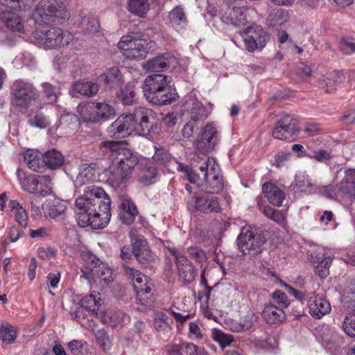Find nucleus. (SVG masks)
<instances>
[{
	"label": "nucleus",
	"instance_id": "obj_56",
	"mask_svg": "<svg viewBox=\"0 0 355 355\" xmlns=\"http://www.w3.org/2000/svg\"><path fill=\"white\" fill-rule=\"evenodd\" d=\"M98 344L106 352L111 349V341L107 333L104 329H100L96 332Z\"/></svg>",
	"mask_w": 355,
	"mask_h": 355
},
{
	"label": "nucleus",
	"instance_id": "obj_23",
	"mask_svg": "<svg viewBox=\"0 0 355 355\" xmlns=\"http://www.w3.org/2000/svg\"><path fill=\"white\" fill-rule=\"evenodd\" d=\"M247 8L244 6L228 7L221 16L223 22L236 27L244 26L247 23Z\"/></svg>",
	"mask_w": 355,
	"mask_h": 355
},
{
	"label": "nucleus",
	"instance_id": "obj_9",
	"mask_svg": "<svg viewBox=\"0 0 355 355\" xmlns=\"http://www.w3.org/2000/svg\"><path fill=\"white\" fill-rule=\"evenodd\" d=\"M16 175L23 190L31 193L46 196L51 191V179L49 175H28L18 168Z\"/></svg>",
	"mask_w": 355,
	"mask_h": 355
},
{
	"label": "nucleus",
	"instance_id": "obj_57",
	"mask_svg": "<svg viewBox=\"0 0 355 355\" xmlns=\"http://www.w3.org/2000/svg\"><path fill=\"white\" fill-rule=\"evenodd\" d=\"M340 50L345 54L349 55L355 52V39L343 38L339 44Z\"/></svg>",
	"mask_w": 355,
	"mask_h": 355
},
{
	"label": "nucleus",
	"instance_id": "obj_16",
	"mask_svg": "<svg viewBox=\"0 0 355 355\" xmlns=\"http://www.w3.org/2000/svg\"><path fill=\"white\" fill-rule=\"evenodd\" d=\"M210 194L206 193L191 196L188 200V207L203 213L220 212L221 208L218 197Z\"/></svg>",
	"mask_w": 355,
	"mask_h": 355
},
{
	"label": "nucleus",
	"instance_id": "obj_47",
	"mask_svg": "<svg viewBox=\"0 0 355 355\" xmlns=\"http://www.w3.org/2000/svg\"><path fill=\"white\" fill-rule=\"evenodd\" d=\"M260 210L269 219L281 225L285 221V216L282 211L276 210L269 206L260 207Z\"/></svg>",
	"mask_w": 355,
	"mask_h": 355
},
{
	"label": "nucleus",
	"instance_id": "obj_36",
	"mask_svg": "<svg viewBox=\"0 0 355 355\" xmlns=\"http://www.w3.org/2000/svg\"><path fill=\"white\" fill-rule=\"evenodd\" d=\"M168 18L171 26L177 31L184 29L187 25V19L183 9L177 6L168 13Z\"/></svg>",
	"mask_w": 355,
	"mask_h": 355
},
{
	"label": "nucleus",
	"instance_id": "obj_64",
	"mask_svg": "<svg viewBox=\"0 0 355 355\" xmlns=\"http://www.w3.org/2000/svg\"><path fill=\"white\" fill-rule=\"evenodd\" d=\"M187 355H208L203 348L199 347L193 343L185 345Z\"/></svg>",
	"mask_w": 355,
	"mask_h": 355
},
{
	"label": "nucleus",
	"instance_id": "obj_2",
	"mask_svg": "<svg viewBox=\"0 0 355 355\" xmlns=\"http://www.w3.org/2000/svg\"><path fill=\"white\" fill-rule=\"evenodd\" d=\"M171 77L155 73L145 79L142 89L144 96L155 105H166L175 100V94L172 93L171 86Z\"/></svg>",
	"mask_w": 355,
	"mask_h": 355
},
{
	"label": "nucleus",
	"instance_id": "obj_40",
	"mask_svg": "<svg viewBox=\"0 0 355 355\" xmlns=\"http://www.w3.org/2000/svg\"><path fill=\"white\" fill-rule=\"evenodd\" d=\"M9 207L15 215V220L23 227L28 225V214L17 200H11Z\"/></svg>",
	"mask_w": 355,
	"mask_h": 355
},
{
	"label": "nucleus",
	"instance_id": "obj_33",
	"mask_svg": "<svg viewBox=\"0 0 355 355\" xmlns=\"http://www.w3.org/2000/svg\"><path fill=\"white\" fill-rule=\"evenodd\" d=\"M262 191L268 202L275 206L280 207L285 198L284 192L276 185L266 182L262 186Z\"/></svg>",
	"mask_w": 355,
	"mask_h": 355
},
{
	"label": "nucleus",
	"instance_id": "obj_10",
	"mask_svg": "<svg viewBox=\"0 0 355 355\" xmlns=\"http://www.w3.org/2000/svg\"><path fill=\"white\" fill-rule=\"evenodd\" d=\"M125 275L131 279L137 299L140 304L147 306L152 302V284L150 279L140 271L128 266H123Z\"/></svg>",
	"mask_w": 355,
	"mask_h": 355
},
{
	"label": "nucleus",
	"instance_id": "obj_21",
	"mask_svg": "<svg viewBox=\"0 0 355 355\" xmlns=\"http://www.w3.org/2000/svg\"><path fill=\"white\" fill-rule=\"evenodd\" d=\"M170 252L176 259V266L179 277L186 284L192 282L196 276L194 266L186 256L178 252L176 250H170Z\"/></svg>",
	"mask_w": 355,
	"mask_h": 355
},
{
	"label": "nucleus",
	"instance_id": "obj_63",
	"mask_svg": "<svg viewBox=\"0 0 355 355\" xmlns=\"http://www.w3.org/2000/svg\"><path fill=\"white\" fill-rule=\"evenodd\" d=\"M257 321V316L252 311H250L243 316L241 322L243 330L247 331L250 329Z\"/></svg>",
	"mask_w": 355,
	"mask_h": 355
},
{
	"label": "nucleus",
	"instance_id": "obj_4",
	"mask_svg": "<svg viewBox=\"0 0 355 355\" xmlns=\"http://www.w3.org/2000/svg\"><path fill=\"white\" fill-rule=\"evenodd\" d=\"M138 164L137 157L128 148H119L117 142L112 141V166H114V181L119 183L127 181L134 168Z\"/></svg>",
	"mask_w": 355,
	"mask_h": 355
},
{
	"label": "nucleus",
	"instance_id": "obj_27",
	"mask_svg": "<svg viewBox=\"0 0 355 355\" xmlns=\"http://www.w3.org/2000/svg\"><path fill=\"white\" fill-rule=\"evenodd\" d=\"M173 58L169 53L158 55L144 62L143 68L150 72L163 71L168 68Z\"/></svg>",
	"mask_w": 355,
	"mask_h": 355
},
{
	"label": "nucleus",
	"instance_id": "obj_41",
	"mask_svg": "<svg viewBox=\"0 0 355 355\" xmlns=\"http://www.w3.org/2000/svg\"><path fill=\"white\" fill-rule=\"evenodd\" d=\"M343 77L338 71H331L327 73L324 79L322 88L327 93L332 92L343 82Z\"/></svg>",
	"mask_w": 355,
	"mask_h": 355
},
{
	"label": "nucleus",
	"instance_id": "obj_25",
	"mask_svg": "<svg viewBox=\"0 0 355 355\" xmlns=\"http://www.w3.org/2000/svg\"><path fill=\"white\" fill-rule=\"evenodd\" d=\"M120 200L119 218L123 224L130 225L139 214L138 209L130 198L122 196Z\"/></svg>",
	"mask_w": 355,
	"mask_h": 355
},
{
	"label": "nucleus",
	"instance_id": "obj_48",
	"mask_svg": "<svg viewBox=\"0 0 355 355\" xmlns=\"http://www.w3.org/2000/svg\"><path fill=\"white\" fill-rule=\"evenodd\" d=\"M316 191H318L319 193H322L323 196L329 198H336L338 197L343 198L345 196V195H343L340 193V184L336 186L327 185L316 187L315 192Z\"/></svg>",
	"mask_w": 355,
	"mask_h": 355
},
{
	"label": "nucleus",
	"instance_id": "obj_15",
	"mask_svg": "<svg viewBox=\"0 0 355 355\" xmlns=\"http://www.w3.org/2000/svg\"><path fill=\"white\" fill-rule=\"evenodd\" d=\"M110 111V105L105 103L87 102L77 107L81 120L86 123L98 121L107 116Z\"/></svg>",
	"mask_w": 355,
	"mask_h": 355
},
{
	"label": "nucleus",
	"instance_id": "obj_28",
	"mask_svg": "<svg viewBox=\"0 0 355 355\" xmlns=\"http://www.w3.org/2000/svg\"><path fill=\"white\" fill-rule=\"evenodd\" d=\"M340 193L355 200V169L348 168L344 172V177L340 182Z\"/></svg>",
	"mask_w": 355,
	"mask_h": 355
},
{
	"label": "nucleus",
	"instance_id": "obj_49",
	"mask_svg": "<svg viewBox=\"0 0 355 355\" xmlns=\"http://www.w3.org/2000/svg\"><path fill=\"white\" fill-rule=\"evenodd\" d=\"M116 97L126 105H132L135 98V92L130 86H126L116 93Z\"/></svg>",
	"mask_w": 355,
	"mask_h": 355
},
{
	"label": "nucleus",
	"instance_id": "obj_42",
	"mask_svg": "<svg viewBox=\"0 0 355 355\" xmlns=\"http://www.w3.org/2000/svg\"><path fill=\"white\" fill-rule=\"evenodd\" d=\"M80 26L83 30L88 33L98 32L100 24L95 16L88 14L82 15Z\"/></svg>",
	"mask_w": 355,
	"mask_h": 355
},
{
	"label": "nucleus",
	"instance_id": "obj_3",
	"mask_svg": "<svg viewBox=\"0 0 355 355\" xmlns=\"http://www.w3.org/2000/svg\"><path fill=\"white\" fill-rule=\"evenodd\" d=\"M35 23L42 24H62L70 18V12L60 0H41L32 13Z\"/></svg>",
	"mask_w": 355,
	"mask_h": 355
},
{
	"label": "nucleus",
	"instance_id": "obj_50",
	"mask_svg": "<svg viewBox=\"0 0 355 355\" xmlns=\"http://www.w3.org/2000/svg\"><path fill=\"white\" fill-rule=\"evenodd\" d=\"M28 124L33 127L45 128L49 125L47 118L41 112H35L28 116Z\"/></svg>",
	"mask_w": 355,
	"mask_h": 355
},
{
	"label": "nucleus",
	"instance_id": "obj_60",
	"mask_svg": "<svg viewBox=\"0 0 355 355\" xmlns=\"http://www.w3.org/2000/svg\"><path fill=\"white\" fill-rule=\"evenodd\" d=\"M187 252L191 259L198 263H202L207 261L205 252L198 247H190L187 249Z\"/></svg>",
	"mask_w": 355,
	"mask_h": 355
},
{
	"label": "nucleus",
	"instance_id": "obj_61",
	"mask_svg": "<svg viewBox=\"0 0 355 355\" xmlns=\"http://www.w3.org/2000/svg\"><path fill=\"white\" fill-rule=\"evenodd\" d=\"M274 301L278 304L279 308L284 309L287 308L289 304V300L286 294L281 291H276L272 295Z\"/></svg>",
	"mask_w": 355,
	"mask_h": 355
},
{
	"label": "nucleus",
	"instance_id": "obj_62",
	"mask_svg": "<svg viewBox=\"0 0 355 355\" xmlns=\"http://www.w3.org/2000/svg\"><path fill=\"white\" fill-rule=\"evenodd\" d=\"M153 158L155 162L164 166L167 165L171 159L169 153L163 149H157Z\"/></svg>",
	"mask_w": 355,
	"mask_h": 355
},
{
	"label": "nucleus",
	"instance_id": "obj_6",
	"mask_svg": "<svg viewBox=\"0 0 355 355\" xmlns=\"http://www.w3.org/2000/svg\"><path fill=\"white\" fill-rule=\"evenodd\" d=\"M266 241L261 231L251 226L243 227L236 239L239 250L243 254L251 256L262 252Z\"/></svg>",
	"mask_w": 355,
	"mask_h": 355
},
{
	"label": "nucleus",
	"instance_id": "obj_46",
	"mask_svg": "<svg viewBox=\"0 0 355 355\" xmlns=\"http://www.w3.org/2000/svg\"><path fill=\"white\" fill-rule=\"evenodd\" d=\"M211 338L218 343L222 349L230 345L234 340V337L231 334H225L223 331L217 329L211 330Z\"/></svg>",
	"mask_w": 355,
	"mask_h": 355
},
{
	"label": "nucleus",
	"instance_id": "obj_26",
	"mask_svg": "<svg viewBox=\"0 0 355 355\" xmlns=\"http://www.w3.org/2000/svg\"><path fill=\"white\" fill-rule=\"evenodd\" d=\"M99 175V169L96 167V165L84 164L80 168V172L75 180V185L82 187L96 181Z\"/></svg>",
	"mask_w": 355,
	"mask_h": 355
},
{
	"label": "nucleus",
	"instance_id": "obj_31",
	"mask_svg": "<svg viewBox=\"0 0 355 355\" xmlns=\"http://www.w3.org/2000/svg\"><path fill=\"white\" fill-rule=\"evenodd\" d=\"M262 315L264 320L269 324L282 322L286 317L285 312L282 308H279L272 303L265 305L262 311Z\"/></svg>",
	"mask_w": 355,
	"mask_h": 355
},
{
	"label": "nucleus",
	"instance_id": "obj_45",
	"mask_svg": "<svg viewBox=\"0 0 355 355\" xmlns=\"http://www.w3.org/2000/svg\"><path fill=\"white\" fill-rule=\"evenodd\" d=\"M315 186L313 184L309 178L302 175L295 178L294 190L304 192L309 194L315 192Z\"/></svg>",
	"mask_w": 355,
	"mask_h": 355
},
{
	"label": "nucleus",
	"instance_id": "obj_34",
	"mask_svg": "<svg viewBox=\"0 0 355 355\" xmlns=\"http://www.w3.org/2000/svg\"><path fill=\"white\" fill-rule=\"evenodd\" d=\"M154 327L157 332H168L173 329V321L166 313L156 311L153 313Z\"/></svg>",
	"mask_w": 355,
	"mask_h": 355
},
{
	"label": "nucleus",
	"instance_id": "obj_44",
	"mask_svg": "<svg viewBox=\"0 0 355 355\" xmlns=\"http://www.w3.org/2000/svg\"><path fill=\"white\" fill-rule=\"evenodd\" d=\"M128 9L132 14L145 17L149 10V3L148 0H130Z\"/></svg>",
	"mask_w": 355,
	"mask_h": 355
},
{
	"label": "nucleus",
	"instance_id": "obj_1",
	"mask_svg": "<svg viewBox=\"0 0 355 355\" xmlns=\"http://www.w3.org/2000/svg\"><path fill=\"white\" fill-rule=\"evenodd\" d=\"M96 200L99 202L98 209H107L111 205L110 196L105 190L95 185H89L85 188L84 193L75 200L74 209L78 225L85 227L89 221V216L95 211Z\"/></svg>",
	"mask_w": 355,
	"mask_h": 355
},
{
	"label": "nucleus",
	"instance_id": "obj_8",
	"mask_svg": "<svg viewBox=\"0 0 355 355\" xmlns=\"http://www.w3.org/2000/svg\"><path fill=\"white\" fill-rule=\"evenodd\" d=\"M118 47L129 59H142L155 47V42L144 39H133L130 35H124L118 42Z\"/></svg>",
	"mask_w": 355,
	"mask_h": 355
},
{
	"label": "nucleus",
	"instance_id": "obj_58",
	"mask_svg": "<svg viewBox=\"0 0 355 355\" xmlns=\"http://www.w3.org/2000/svg\"><path fill=\"white\" fill-rule=\"evenodd\" d=\"M178 170L185 172L186 179L191 183H198V182L202 179L201 172L196 173L191 171L188 166H184L180 163H178Z\"/></svg>",
	"mask_w": 355,
	"mask_h": 355
},
{
	"label": "nucleus",
	"instance_id": "obj_7",
	"mask_svg": "<svg viewBox=\"0 0 355 355\" xmlns=\"http://www.w3.org/2000/svg\"><path fill=\"white\" fill-rule=\"evenodd\" d=\"M199 171L201 172L204 184L202 187L206 193H219L224 187V182L220 166L216 159L212 157H208L199 166Z\"/></svg>",
	"mask_w": 355,
	"mask_h": 355
},
{
	"label": "nucleus",
	"instance_id": "obj_24",
	"mask_svg": "<svg viewBox=\"0 0 355 355\" xmlns=\"http://www.w3.org/2000/svg\"><path fill=\"white\" fill-rule=\"evenodd\" d=\"M112 127H114L116 132L114 135L118 137H124L130 135L132 132H136V121L135 112L129 114H122L112 123Z\"/></svg>",
	"mask_w": 355,
	"mask_h": 355
},
{
	"label": "nucleus",
	"instance_id": "obj_20",
	"mask_svg": "<svg viewBox=\"0 0 355 355\" xmlns=\"http://www.w3.org/2000/svg\"><path fill=\"white\" fill-rule=\"evenodd\" d=\"M309 314L315 319H320L328 314L331 306L329 301L322 294L312 293V295L307 298L306 303Z\"/></svg>",
	"mask_w": 355,
	"mask_h": 355
},
{
	"label": "nucleus",
	"instance_id": "obj_51",
	"mask_svg": "<svg viewBox=\"0 0 355 355\" xmlns=\"http://www.w3.org/2000/svg\"><path fill=\"white\" fill-rule=\"evenodd\" d=\"M16 336V332L11 325L6 324L0 327V339L3 343L10 344L14 342Z\"/></svg>",
	"mask_w": 355,
	"mask_h": 355
},
{
	"label": "nucleus",
	"instance_id": "obj_22",
	"mask_svg": "<svg viewBox=\"0 0 355 355\" xmlns=\"http://www.w3.org/2000/svg\"><path fill=\"white\" fill-rule=\"evenodd\" d=\"M132 254L137 261L145 267L152 266L156 259V254L152 252L147 241H138L134 243Z\"/></svg>",
	"mask_w": 355,
	"mask_h": 355
},
{
	"label": "nucleus",
	"instance_id": "obj_5",
	"mask_svg": "<svg viewBox=\"0 0 355 355\" xmlns=\"http://www.w3.org/2000/svg\"><path fill=\"white\" fill-rule=\"evenodd\" d=\"M32 36L37 44L44 49L62 47L68 45L73 39L70 32L58 27L38 28L32 33Z\"/></svg>",
	"mask_w": 355,
	"mask_h": 355
},
{
	"label": "nucleus",
	"instance_id": "obj_35",
	"mask_svg": "<svg viewBox=\"0 0 355 355\" xmlns=\"http://www.w3.org/2000/svg\"><path fill=\"white\" fill-rule=\"evenodd\" d=\"M98 85L89 80H80L75 83L72 86V92L87 97L96 94L98 92Z\"/></svg>",
	"mask_w": 355,
	"mask_h": 355
},
{
	"label": "nucleus",
	"instance_id": "obj_19",
	"mask_svg": "<svg viewBox=\"0 0 355 355\" xmlns=\"http://www.w3.org/2000/svg\"><path fill=\"white\" fill-rule=\"evenodd\" d=\"M323 248L318 247L315 250L307 252L308 259L315 265V272L320 278H325L329 274V266L332 261L331 257L325 256Z\"/></svg>",
	"mask_w": 355,
	"mask_h": 355
},
{
	"label": "nucleus",
	"instance_id": "obj_59",
	"mask_svg": "<svg viewBox=\"0 0 355 355\" xmlns=\"http://www.w3.org/2000/svg\"><path fill=\"white\" fill-rule=\"evenodd\" d=\"M342 327L346 334L350 337L355 338V315H347Z\"/></svg>",
	"mask_w": 355,
	"mask_h": 355
},
{
	"label": "nucleus",
	"instance_id": "obj_29",
	"mask_svg": "<svg viewBox=\"0 0 355 355\" xmlns=\"http://www.w3.org/2000/svg\"><path fill=\"white\" fill-rule=\"evenodd\" d=\"M67 207V202L59 198L48 199L42 205L44 214L51 218H56L64 214Z\"/></svg>",
	"mask_w": 355,
	"mask_h": 355
},
{
	"label": "nucleus",
	"instance_id": "obj_30",
	"mask_svg": "<svg viewBox=\"0 0 355 355\" xmlns=\"http://www.w3.org/2000/svg\"><path fill=\"white\" fill-rule=\"evenodd\" d=\"M24 159L27 166L35 172L42 173L46 168L44 155L33 149H28L24 153Z\"/></svg>",
	"mask_w": 355,
	"mask_h": 355
},
{
	"label": "nucleus",
	"instance_id": "obj_37",
	"mask_svg": "<svg viewBox=\"0 0 355 355\" xmlns=\"http://www.w3.org/2000/svg\"><path fill=\"white\" fill-rule=\"evenodd\" d=\"M2 19L8 29L19 33L24 32L23 20L17 13L5 12L3 13Z\"/></svg>",
	"mask_w": 355,
	"mask_h": 355
},
{
	"label": "nucleus",
	"instance_id": "obj_17",
	"mask_svg": "<svg viewBox=\"0 0 355 355\" xmlns=\"http://www.w3.org/2000/svg\"><path fill=\"white\" fill-rule=\"evenodd\" d=\"M243 37L246 49L254 52L261 50L266 46L269 35L260 26L252 25L248 27Z\"/></svg>",
	"mask_w": 355,
	"mask_h": 355
},
{
	"label": "nucleus",
	"instance_id": "obj_52",
	"mask_svg": "<svg viewBox=\"0 0 355 355\" xmlns=\"http://www.w3.org/2000/svg\"><path fill=\"white\" fill-rule=\"evenodd\" d=\"M69 348L73 355H88L87 344L81 340H73L68 344Z\"/></svg>",
	"mask_w": 355,
	"mask_h": 355
},
{
	"label": "nucleus",
	"instance_id": "obj_14",
	"mask_svg": "<svg viewBox=\"0 0 355 355\" xmlns=\"http://www.w3.org/2000/svg\"><path fill=\"white\" fill-rule=\"evenodd\" d=\"M81 272L85 279L89 281L100 279L109 284L111 270L105 263L101 261L94 255L89 256Z\"/></svg>",
	"mask_w": 355,
	"mask_h": 355
},
{
	"label": "nucleus",
	"instance_id": "obj_13",
	"mask_svg": "<svg viewBox=\"0 0 355 355\" xmlns=\"http://www.w3.org/2000/svg\"><path fill=\"white\" fill-rule=\"evenodd\" d=\"M135 117L137 134L153 137L157 132L156 114L153 110L138 107L135 110Z\"/></svg>",
	"mask_w": 355,
	"mask_h": 355
},
{
	"label": "nucleus",
	"instance_id": "obj_43",
	"mask_svg": "<svg viewBox=\"0 0 355 355\" xmlns=\"http://www.w3.org/2000/svg\"><path fill=\"white\" fill-rule=\"evenodd\" d=\"M78 119L75 114L66 112L61 115L58 127L66 130V133H69L67 130H76L78 127Z\"/></svg>",
	"mask_w": 355,
	"mask_h": 355
},
{
	"label": "nucleus",
	"instance_id": "obj_32",
	"mask_svg": "<svg viewBox=\"0 0 355 355\" xmlns=\"http://www.w3.org/2000/svg\"><path fill=\"white\" fill-rule=\"evenodd\" d=\"M110 207L107 209H102L99 208V211L94 213L93 215L89 216L88 222L85 227L91 226L92 228L95 230L103 229L105 227L111 218Z\"/></svg>",
	"mask_w": 355,
	"mask_h": 355
},
{
	"label": "nucleus",
	"instance_id": "obj_12",
	"mask_svg": "<svg viewBox=\"0 0 355 355\" xmlns=\"http://www.w3.org/2000/svg\"><path fill=\"white\" fill-rule=\"evenodd\" d=\"M299 132L298 121L293 116L286 114L277 120L272 135L276 139L293 141Z\"/></svg>",
	"mask_w": 355,
	"mask_h": 355
},
{
	"label": "nucleus",
	"instance_id": "obj_18",
	"mask_svg": "<svg viewBox=\"0 0 355 355\" xmlns=\"http://www.w3.org/2000/svg\"><path fill=\"white\" fill-rule=\"evenodd\" d=\"M220 140L218 126L214 122L208 123L203 128L202 136L197 142V148L202 153L212 150Z\"/></svg>",
	"mask_w": 355,
	"mask_h": 355
},
{
	"label": "nucleus",
	"instance_id": "obj_11",
	"mask_svg": "<svg viewBox=\"0 0 355 355\" xmlns=\"http://www.w3.org/2000/svg\"><path fill=\"white\" fill-rule=\"evenodd\" d=\"M33 85L21 80H15L10 89V104L19 109H27L35 100Z\"/></svg>",
	"mask_w": 355,
	"mask_h": 355
},
{
	"label": "nucleus",
	"instance_id": "obj_53",
	"mask_svg": "<svg viewBox=\"0 0 355 355\" xmlns=\"http://www.w3.org/2000/svg\"><path fill=\"white\" fill-rule=\"evenodd\" d=\"M142 171L144 175L140 178L141 181L146 184L151 183L152 179L155 178L157 175V168L153 164L142 165Z\"/></svg>",
	"mask_w": 355,
	"mask_h": 355
},
{
	"label": "nucleus",
	"instance_id": "obj_54",
	"mask_svg": "<svg viewBox=\"0 0 355 355\" xmlns=\"http://www.w3.org/2000/svg\"><path fill=\"white\" fill-rule=\"evenodd\" d=\"M81 307L85 308L89 313H94L97 305L96 295L91 293L80 300Z\"/></svg>",
	"mask_w": 355,
	"mask_h": 355
},
{
	"label": "nucleus",
	"instance_id": "obj_39",
	"mask_svg": "<svg viewBox=\"0 0 355 355\" xmlns=\"http://www.w3.org/2000/svg\"><path fill=\"white\" fill-rule=\"evenodd\" d=\"M289 19L288 12L287 10L279 8L272 10L267 19V23L269 26L276 27L279 26L286 23Z\"/></svg>",
	"mask_w": 355,
	"mask_h": 355
},
{
	"label": "nucleus",
	"instance_id": "obj_55",
	"mask_svg": "<svg viewBox=\"0 0 355 355\" xmlns=\"http://www.w3.org/2000/svg\"><path fill=\"white\" fill-rule=\"evenodd\" d=\"M208 116L207 110L202 105H197L192 109L191 121L197 123L205 120Z\"/></svg>",
	"mask_w": 355,
	"mask_h": 355
},
{
	"label": "nucleus",
	"instance_id": "obj_38",
	"mask_svg": "<svg viewBox=\"0 0 355 355\" xmlns=\"http://www.w3.org/2000/svg\"><path fill=\"white\" fill-rule=\"evenodd\" d=\"M43 155L45 167L48 166L52 170L60 168L64 163V157L55 149L47 151Z\"/></svg>",
	"mask_w": 355,
	"mask_h": 355
}]
</instances>
